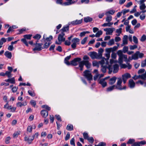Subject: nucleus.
<instances>
[{
	"label": "nucleus",
	"mask_w": 146,
	"mask_h": 146,
	"mask_svg": "<svg viewBox=\"0 0 146 146\" xmlns=\"http://www.w3.org/2000/svg\"><path fill=\"white\" fill-rule=\"evenodd\" d=\"M122 83L121 78V77L118 78H117V84L108 87L107 89V91L108 92L111 91L114 89H116L120 90H125L127 88V86H122L121 85Z\"/></svg>",
	"instance_id": "nucleus-1"
},
{
	"label": "nucleus",
	"mask_w": 146,
	"mask_h": 146,
	"mask_svg": "<svg viewBox=\"0 0 146 146\" xmlns=\"http://www.w3.org/2000/svg\"><path fill=\"white\" fill-rule=\"evenodd\" d=\"M83 73L84 74L83 76L87 79L88 80L90 81L92 80V76L89 70H86Z\"/></svg>",
	"instance_id": "nucleus-2"
},
{
	"label": "nucleus",
	"mask_w": 146,
	"mask_h": 146,
	"mask_svg": "<svg viewBox=\"0 0 146 146\" xmlns=\"http://www.w3.org/2000/svg\"><path fill=\"white\" fill-rule=\"evenodd\" d=\"M32 36V35H23V37L24 38H22L21 40V41L23 42L25 45L27 46H28V43L27 42L26 39H27L28 40H30Z\"/></svg>",
	"instance_id": "nucleus-3"
},
{
	"label": "nucleus",
	"mask_w": 146,
	"mask_h": 146,
	"mask_svg": "<svg viewBox=\"0 0 146 146\" xmlns=\"http://www.w3.org/2000/svg\"><path fill=\"white\" fill-rule=\"evenodd\" d=\"M122 79L121 80L122 81H123V82L124 84H125L127 80L131 77V75L130 74L127 73L124 74L122 75Z\"/></svg>",
	"instance_id": "nucleus-4"
},
{
	"label": "nucleus",
	"mask_w": 146,
	"mask_h": 146,
	"mask_svg": "<svg viewBox=\"0 0 146 146\" xmlns=\"http://www.w3.org/2000/svg\"><path fill=\"white\" fill-rule=\"evenodd\" d=\"M37 42H38V41H37L36 43L34 44L35 45H36V46L33 49V50L34 51L37 50L39 51L43 49V47H42V46L43 44L42 43H37Z\"/></svg>",
	"instance_id": "nucleus-5"
},
{
	"label": "nucleus",
	"mask_w": 146,
	"mask_h": 146,
	"mask_svg": "<svg viewBox=\"0 0 146 146\" xmlns=\"http://www.w3.org/2000/svg\"><path fill=\"white\" fill-rule=\"evenodd\" d=\"M81 59L80 58H74L70 62V64L76 66L78 65V62L81 61Z\"/></svg>",
	"instance_id": "nucleus-6"
},
{
	"label": "nucleus",
	"mask_w": 146,
	"mask_h": 146,
	"mask_svg": "<svg viewBox=\"0 0 146 146\" xmlns=\"http://www.w3.org/2000/svg\"><path fill=\"white\" fill-rule=\"evenodd\" d=\"M89 55L93 59L97 58L99 57L97 53L95 51L90 52Z\"/></svg>",
	"instance_id": "nucleus-7"
},
{
	"label": "nucleus",
	"mask_w": 146,
	"mask_h": 146,
	"mask_svg": "<svg viewBox=\"0 0 146 146\" xmlns=\"http://www.w3.org/2000/svg\"><path fill=\"white\" fill-rule=\"evenodd\" d=\"M64 35L65 34L63 32H62L61 34H59L58 38V42H62L65 41V38L64 37Z\"/></svg>",
	"instance_id": "nucleus-8"
},
{
	"label": "nucleus",
	"mask_w": 146,
	"mask_h": 146,
	"mask_svg": "<svg viewBox=\"0 0 146 146\" xmlns=\"http://www.w3.org/2000/svg\"><path fill=\"white\" fill-rule=\"evenodd\" d=\"M146 142L145 141H141L140 142H135L131 145L132 146H142V145L146 144Z\"/></svg>",
	"instance_id": "nucleus-9"
},
{
	"label": "nucleus",
	"mask_w": 146,
	"mask_h": 146,
	"mask_svg": "<svg viewBox=\"0 0 146 146\" xmlns=\"http://www.w3.org/2000/svg\"><path fill=\"white\" fill-rule=\"evenodd\" d=\"M115 30L114 28H108L104 29V30L106 31V34L107 35H111L113 33V31Z\"/></svg>",
	"instance_id": "nucleus-10"
},
{
	"label": "nucleus",
	"mask_w": 146,
	"mask_h": 146,
	"mask_svg": "<svg viewBox=\"0 0 146 146\" xmlns=\"http://www.w3.org/2000/svg\"><path fill=\"white\" fill-rule=\"evenodd\" d=\"M128 86L131 88H133L135 86V83L132 79L129 80Z\"/></svg>",
	"instance_id": "nucleus-11"
},
{
	"label": "nucleus",
	"mask_w": 146,
	"mask_h": 146,
	"mask_svg": "<svg viewBox=\"0 0 146 146\" xmlns=\"http://www.w3.org/2000/svg\"><path fill=\"white\" fill-rule=\"evenodd\" d=\"M40 113L41 115L44 118L47 117L48 115V111L45 110H42L41 111Z\"/></svg>",
	"instance_id": "nucleus-12"
},
{
	"label": "nucleus",
	"mask_w": 146,
	"mask_h": 146,
	"mask_svg": "<svg viewBox=\"0 0 146 146\" xmlns=\"http://www.w3.org/2000/svg\"><path fill=\"white\" fill-rule=\"evenodd\" d=\"M67 2L64 3L63 4L65 6L70 5L74 3L75 1L72 0H66Z\"/></svg>",
	"instance_id": "nucleus-13"
},
{
	"label": "nucleus",
	"mask_w": 146,
	"mask_h": 146,
	"mask_svg": "<svg viewBox=\"0 0 146 146\" xmlns=\"http://www.w3.org/2000/svg\"><path fill=\"white\" fill-rule=\"evenodd\" d=\"M82 22V19L78 20H76L75 21H73L71 22V24L73 25H76L80 24Z\"/></svg>",
	"instance_id": "nucleus-14"
},
{
	"label": "nucleus",
	"mask_w": 146,
	"mask_h": 146,
	"mask_svg": "<svg viewBox=\"0 0 146 146\" xmlns=\"http://www.w3.org/2000/svg\"><path fill=\"white\" fill-rule=\"evenodd\" d=\"M34 139V136H32V138L30 139L29 138L25 136V140L27 141L29 144H31Z\"/></svg>",
	"instance_id": "nucleus-15"
},
{
	"label": "nucleus",
	"mask_w": 146,
	"mask_h": 146,
	"mask_svg": "<svg viewBox=\"0 0 146 146\" xmlns=\"http://www.w3.org/2000/svg\"><path fill=\"white\" fill-rule=\"evenodd\" d=\"M79 67L80 68V70L82 71L83 70V68L84 65V60L80 61L79 62Z\"/></svg>",
	"instance_id": "nucleus-16"
},
{
	"label": "nucleus",
	"mask_w": 146,
	"mask_h": 146,
	"mask_svg": "<svg viewBox=\"0 0 146 146\" xmlns=\"http://www.w3.org/2000/svg\"><path fill=\"white\" fill-rule=\"evenodd\" d=\"M27 102L26 101H25L22 103L20 102H18L17 103L16 105L17 107H21L22 106H26L27 105Z\"/></svg>",
	"instance_id": "nucleus-17"
},
{
	"label": "nucleus",
	"mask_w": 146,
	"mask_h": 146,
	"mask_svg": "<svg viewBox=\"0 0 146 146\" xmlns=\"http://www.w3.org/2000/svg\"><path fill=\"white\" fill-rule=\"evenodd\" d=\"M99 83L102 85L103 88L106 87L107 85L106 82L104 80V79H102L100 80Z\"/></svg>",
	"instance_id": "nucleus-18"
},
{
	"label": "nucleus",
	"mask_w": 146,
	"mask_h": 146,
	"mask_svg": "<svg viewBox=\"0 0 146 146\" xmlns=\"http://www.w3.org/2000/svg\"><path fill=\"white\" fill-rule=\"evenodd\" d=\"M117 78L115 76H113L111 78L109 81V84L110 85H112L115 82Z\"/></svg>",
	"instance_id": "nucleus-19"
},
{
	"label": "nucleus",
	"mask_w": 146,
	"mask_h": 146,
	"mask_svg": "<svg viewBox=\"0 0 146 146\" xmlns=\"http://www.w3.org/2000/svg\"><path fill=\"white\" fill-rule=\"evenodd\" d=\"M119 66L117 64H115L113 66V73H117L119 70Z\"/></svg>",
	"instance_id": "nucleus-20"
},
{
	"label": "nucleus",
	"mask_w": 146,
	"mask_h": 146,
	"mask_svg": "<svg viewBox=\"0 0 146 146\" xmlns=\"http://www.w3.org/2000/svg\"><path fill=\"white\" fill-rule=\"evenodd\" d=\"M127 38L128 36L127 35H125L123 36V45L127 44L128 43Z\"/></svg>",
	"instance_id": "nucleus-21"
},
{
	"label": "nucleus",
	"mask_w": 146,
	"mask_h": 146,
	"mask_svg": "<svg viewBox=\"0 0 146 146\" xmlns=\"http://www.w3.org/2000/svg\"><path fill=\"white\" fill-rule=\"evenodd\" d=\"M84 65L88 69L90 68L91 64L90 63L88 60H84Z\"/></svg>",
	"instance_id": "nucleus-22"
},
{
	"label": "nucleus",
	"mask_w": 146,
	"mask_h": 146,
	"mask_svg": "<svg viewBox=\"0 0 146 146\" xmlns=\"http://www.w3.org/2000/svg\"><path fill=\"white\" fill-rule=\"evenodd\" d=\"M71 57L70 55L67 56L64 59V62L67 65H70V63L68 61V60L70 59Z\"/></svg>",
	"instance_id": "nucleus-23"
},
{
	"label": "nucleus",
	"mask_w": 146,
	"mask_h": 146,
	"mask_svg": "<svg viewBox=\"0 0 146 146\" xmlns=\"http://www.w3.org/2000/svg\"><path fill=\"white\" fill-rule=\"evenodd\" d=\"M4 55L6 57L9 59H11L12 57L11 52L9 51H6Z\"/></svg>",
	"instance_id": "nucleus-24"
},
{
	"label": "nucleus",
	"mask_w": 146,
	"mask_h": 146,
	"mask_svg": "<svg viewBox=\"0 0 146 146\" xmlns=\"http://www.w3.org/2000/svg\"><path fill=\"white\" fill-rule=\"evenodd\" d=\"M44 41L45 42V43L43 46V49L47 48L51 44V42H46L45 40H44Z\"/></svg>",
	"instance_id": "nucleus-25"
},
{
	"label": "nucleus",
	"mask_w": 146,
	"mask_h": 146,
	"mask_svg": "<svg viewBox=\"0 0 146 146\" xmlns=\"http://www.w3.org/2000/svg\"><path fill=\"white\" fill-rule=\"evenodd\" d=\"M84 21L85 22L88 23L92 21V18L89 17H86L84 18Z\"/></svg>",
	"instance_id": "nucleus-26"
},
{
	"label": "nucleus",
	"mask_w": 146,
	"mask_h": 146,
	"mask_svg": "<svg viewBox=\"0 0 146 146\" xmlns=\"http://www.w3.org/2000/svg\"><path fill=\"white\" fill-rule=\"evenodd\" d=\"M66 129L69 131H72L73 130V125L71 124H68L67 126Z\"/></svg>",
	"instance_id": "nucleus-27"
},
{
	"label": "nucleus",
	"mask_w": 146,
	"mask_h": 146,
	"mask_svg": "<svg viewBox=\"0 0 146 146\" xmlns=\"http://www.w3.org/2000/svg\"><path fill=\"white\" fill-rule=\"evenodd\" d=\"M115 12V11L111 10L106 12L105 13V15H110V14L112 15H113Z\"/></svg>",
	"instance_id": "nucleus-28"
},
{
	"label": "nucleus",
	"mask_w": 146,
	"mask_h": 146,
	"mask_svg": "<svg viewBox=\"0 0 146 146\" xmlns=\"http://www.w3.org/2000/svg\"><path fill=\"white\" fill-rule=\"evenodd\" d=\"M72 43L75 44H77V43H78V42H79L80 41V39L77 38H73L72 40Z\"/></svg>",
	"instance_id": "nucleus-29"
},
{
	"label": "nucleus",
	"mask_w": 146,
	"mask_h": 146,
	"mask_svg": "<svg viewBox=\"0 0 146 146\" xmlns=\"http://www.w3.org/2000/svg\"><path fill=\"white\" fill-rule=\"evenodd\" d=\"M139 53L138 52H136L134 54L132 55V58L134 60H137L138 59V54Z\"/></svg>",
	"instance_id": "nucleus-30"
},
{
	"label": "nucleus",
	"mask_w": 146,
	"mask_h": 146,
	"mask_svg": "<svg viewBox=\"0 0 146 146\" xmlns=\"http://www.w3.org/2000/svg\"><path fill=\"white\" fill-rule=\"evenodd\" d=\"M113 24V23L112 22H108V23H104L102 25V26L103 27H110L111 25H112Z\"/></svg>",
	"instance_id": "nucleus-31"
},
{
	"label": "nucleus",
	"mask_w": 146,
	"mask_h": 146,
	"mask_svg": "<svg viewBox=\"0 0 146 146\" xmlns=\"http://www.w3.org/2000/svg\"><path fill=\"white\" fill-rule=\"evenodd\" d=\"M107 17L106 18V21L109 22L111 21L112 20V17L111 15H106Z\"/></svg>",
	"instance_id": "nucleus-32"
},
{
	"label": "nucleus",
	"mask_w": 146,
	"mask_h": 146,
	"mask_svg": "<svg viewBox=\"0 0 146 146\" xmlns=\"http://www.w3.org/2000/svg\"><path fill=\"white\" fill-rule=\"evenodd\" d=\"M104 49L102 48H100L98 50L99 54L98 55L99 57L100 58L102 56V53L104 52Z\"/></svg>",
	"instance_id": "nucleus-33"
},
{
	"label": "nucleus",
	"mask_w": 146,
	"mask_h": 146,
	"mask_svg": "<svg viewBox=\"0 0 146 146\" xmlns=\"http://www.w3.org/2000/svg\"><path fill=\"white\" fill-rule=\"evenodd\" d=\"M69 27L68 26L64 27L61 29V30L63 33L64 32H67L69 30Z\"/></svg>",
	"instance_id": "nucleus-34"
},
{
	"label": "nucleus",
	"mask_w": 146,
	"mask_h": 146,
	"mask_svg": "<svg viewBox=\"0 0 146 146\" xmlns=\"http://www.w3.org/2000/svg\"><path fill=\"white\" fill-rule=\"evenodd\" d=\"M53 37L52 36L50 35L49 36V37H47L46 38H44V35L43 36V38L44 40H45V41H47L48 42H50V41L52 39Z\"/></svg>",
	"instance_id": "nucleus-35"
},
{
	"label": "nucleus",
	"mask_w": 146,
	"mask_h": 146,
	"mask_svg": "<svg viewBox=\"0 0 146 146\" xmlns=\"http://www.w3.org/2000/svg\"><path fill=\"white\" fill-rule=\"evenodd\" d=\"M102 34V31L100 30L98 31L95 35V36L97 37H99Z\"/></svg>",
	"instance_id": "nucleus-36"
},
{
	"label": "nucleus",
	"mask_w": 146,
	"mask_h": 146,
	"mask_svg": "<svg viewBox=\"0 0 146 146\" xmlns=\"http://www.w3.org/2000/svg\"><path fill=\"white\" fill-rule=\"evenodd\" d=\"M88 142L92 144L93 143L94 139L92 137H89L87 139Z\"/></svg>",
	"instance_id": "nucleus-37"
},
{
	"label": "nucleus",
	"mask_w": 146,
	"mask_h": 146,
	"mask_svg": "<svg viewBox=\"0 0 146 146\" xmlns=\"http://www.w3.org/2000/svg\"><path fill=\"white\" fill-rule=\"evenodd\" d=\"M41 37V36L40 35L37 34L33 36V38L37 40V41H38V40H39L40 38Z\"/></svg>",
	"instance_id": "nucleus-38"
},
{
	"label": "nucleus",
	"mask_w": 146,
	"mask_h": 146,
	"mask_svg": "<svg viewBox=\"0 0 146 146\" xmlns=\"http://www.w3.org/2000/svg\"><path fill=\"white\" fill-rule=\"evenodd\" d=\"M135 140L134 139H130L127 142V144H133L135 142Z\"/></svg>",
	"instance_id": "nucleus-39"
},
{
	"label": "nucleus",
	"mask_w": 146,
	"mask_h": 146,
	"mask_svg": "<svg viewBox=\"0 0 146 146\" xmlns=\"http://www.w3.org/2000/svg\"><path fill=\"white\" fill-rule=\"evenodd\" d=\"M83 137L84 139H87L89 137L88 133L86 132H85L83 133Z\"/></svg>",
	"instance_id": "nucleus-40"
},
{
	"label": "nucleus",
	"mask_w": 146,
	"mask_h": 146,
	"mask_svg": "<svg viewBox=\"0 0 146 146\" xmlns=\"http://www.w3.org/2000/svg\"><path fill=\"white\" fill-rule=\"evenodd\" d=\"M122 56V55H121L120 56H119V58L118 59V63L120 64H121L123 62V58Z\"/></svg>",
	"instance_id": "nucleus-41"
},
{
	"label": "nucleus",
	"mask_w": 146,
	"mask_h": 146,
	"mask_svg": "<svg viewBox=\"0 0 146 146\" xmlns=\"http://www.w3.org/2000/svg\"><path fill=\"white\" fill-rule=\"evenodd\" d=\"M30 103L33 106L35 107L36 104V102L33 100H31L30 102Z\"/></svg>",
	"instance_id": "nucleus-42"
},
{
	"label": "nucleus",
	"mask_w": 146,
	"mask_h": 146,
	"mask_svg": "<svg viewBox=\"0 0 146 146\" xmlns=\"http://www.w3.org/2000/svg\"><path fill=\"white\" fill-rule=\"evenodd\" d=\"M90 33V32L88 31L83 32L80 33V37H82L84 36L86 34L89 33Z\"/></svg>",
	"instance_id": "nucleus-43"
},
{
	"label": "nucleus",
	"mask_w": 146,
	"mask_h": 146,
	"mask_svg": "<svg viewBox=\"0 0 146 146\" xmlns=\"http://www.w3.org/2000/svg\"><path fill=\"white\" fill-rule=\"evenodd\" d=\"M19 32V33H18L17 34L20 35L22 34L23 32L25 31L26 30V29L25 28H23L21 29H19L18 30Z\"/></svg>",
	"instance_id": "nucleus-44"
},
{
	"label": "nucleus",
	"mask_w": 146,
	"mask_h": 146,
	"mask_svg": "<svg viewBox=\"0 0 146 146\" xmlns=\"http://www.w3.org/2000/svg\"><path fill=\"white\" fill-rule=\"evenodd\" d=\"M101 71L103 73H105L106 71V67L105 66H102Z\"/></svg>",
	"instance_id": "nucleus-45"
},
{
	"label": "nucleus",
	"mask_w": 146,
	"mask_h": 146,
	"mask_svg": "<svg viewBox=\"0 0 146 146\" xmlns=\"http://www.w3.org/2000/svg\"><path fill=\"white\" fill-rule=\"evenodd\" d=\"M42 108H44L46 109V110H47L48 111H50V108L47 105H42Z\"/></svg>",
	"instance_id": "nucleus-46"
},
{
	"label": "nucleus",
	"mask_w": 146,
	"mask_h": 146,
	"mask_svg": "<svg viewBox=\"0 0 146 146\" xmlns=\"http://www.w3.org/2000/svg\"><path fill=\"white\" fill-rule=\"evenodd\" d=\"M70 144L71 145L74 146H75V139L74 138H73L70 141Z\"/></svg>",
	"instance_id": "nucleus-47"
},
{
	"label": "nucleus",
	"mask_w": 146,
	"mask_h": 146,
	"mask_svg": "<svg viewBox=\"0 0 146 146\" xmlns=\"http://www.w3.org/2000/svg\"><path fill=\"white\" fill-rule=\"evenodd\" d=\"M108 69L109 70L108 73L109 74H111L113 70V68L111 65H109L108 67Z\"/></svg>",
	"instance_id": "nucleus-48"
},
{
	"label": "nucleus",
	"mask_w": 146,
	"mask_h": 146,
	"mask_svg": "<svg viewBox=\"0 0 146 146\" xmlns=\"http://www.w3.org/2000/svg\"><path fill=\"white\" fill-rule=\"evenodd\" d=\"M128 50V47L127 46H125L123 48V52L125 53L127 52Z\"/></svg>",
	"instance_id": "nucleus-49"
},
{
	"label": "nucleus",
	"mask_w": 146,
	"mask_h": 146,
	"mask_svg": "<svg viewBox=\"0 0 146 146\" xmlns=\"http://www.w3.org/2000/svg\"><path fill=\"white\" fill-rule=\"evenodd\" d=\"M11 73V72L7 71L6 72L5 74V75H6L8 78H10L12 76Z\"/></svg>",
	"instance_id": "nucleus-50"
},
{
	"label": "nucleus",
	"mask_w": 146,
	"mask_h": 146,
	"mask_svg": "<svg viewBox=\"0 0 146 146\" xmlns=\"http://www.w3.org/2000/svg\"><path fill=\"white\" fill-rule=\"evenodd\" d=\"M88 39V37H87L84 38L81 42V43L82 44H85V42Z\"/></svg>",
	"instance_id": "nucleus-51"
},
{
	"label": "nucleus",
	"mask_w": 146,
	"mask_h": 146,
	"mask_svg": "<svg viewBox=\"0 0 146 146\" xmlns=\"http://www.w3.org/2000/svg\"><path fill=\"white\" fill-rule=\"evenodd\" d=\"M137 45H130V49L131 50H133L137 48Z\"/></svg>",
	"instance_id": "nucleus-52"
},
{
	"label": "nucleus",
	"mask_w": 146,
	"mask_h": 146,
	"mask_svg": "<svg viewBox=\"0 0 146 146\" xmlns=\"http://www.w3.org/2000/svg\"><path fill=\"white\" fill-rule=\"evenodd\" d=\"M114 44V40L113 39H112L110 40L108 43V45H111Z\"/></svg>",
	"instance_id": "nucleus-53"
},
{
	"label": "nucleus",
	"mask_w": 146,
	"mask_h": 146,
	"mask_svg": "<svg viewBox=\"0 0 146 146\" xmlns=\"http://www.w3.org/2000/svg\"><path fill=\"white\" fill-rule=\"evenodd\" d=\"M145 17V14L143 13L140 16V18L141 20H144Z\"/></svg>",
	"instance_id": "nucleus-54"
},
{
	"label": "nucleus",
	"mask_w": 146,
	"mask_h": 146,
	"mask_svg": "<svg viewBox=\"0 0 146 146\" xmlns=\"http://www.w3.org/2000/svg\"><path fill=\"white\" fill-rule=\"evenodd\" d=\"M146 66V59L142 62L141 66L142 67H145Z\"/></svg>",
	"instance_id": "nucleus-55"
},
{
	"label": "nucleus",
	"mask_w": 146,
	"mask_h": 146,
	"mask_svg": "<svg viewBox=\"0 0 146 146\" xmlns=\"http://www.w3.org/2000/svg\"><path fill=\"white\" fill-rule=\"evenodd\" d=\"M146 39V35H144L141 37L140 40L142 42L145 41Z\"/></svg>",
	"instance_id": "nucleus-56"
},
{
	"label": "nucleus",
	"mask_w": 146,
	"mask_h": 146,
	"mask_svg": "<svg viewBox=\"0 0 146 146\" xmlns=\"http://www.w3.org/2000/svg\"><path fill=\"white\" fill-rule=\"evenodd\" d=\"M146 8L145 4H142L140 6V9L141 10H143L145 9Z\"/></svg>",
	"instance_id": "nucleus-57"
},
{
	"label": "nucleus",
	"mask_w": 146,
	"mask_h": 146,
	"mask_svg": "<svg viewBox=\"0 0 146 146\" xmlns=\"http://www.w3.org/2000/svg\"><path fill=\"white\" fill-rule=\"evenodd\" d=\"M9 82L13 84H15V78L13 77L10 79V81Z\"/></svg>",
	"instance_id": "nucleus-58"
},
{
	"label": "nucleus",
	"mask_w": 146,
	"mask_h": 146,
	"mask_svg": "<svg viewBox=\"0 0 146 146\" xmlns=\"http://www.w3.org/2000/svg\"><path fill=\"white\" fill-rule=\"evenodd\" d=\"M133 42L135 44H137L138 43V40L137 38L135 36H133Z\"/></svg>",
	"instance_id": "nucleus-59"
},
{
	"label": "nucleus",
	"mask_w": 146,
	"mask_h": 146,
	"mask_svg": "<svg viewBox=\"0 0 146 146\" xmlns=\"http://www.w3.org/2000/svg\"><path fill=\"white\" fill-rule=\"evenodd\" d=\"M28 93L29 95L32 96H35V93L33 92L32 91L30 90H29L28 91Z\"/></svg>",
	"instance_id": "nucleus-60"
},
{
	"label": "nucleus",
	"mask_w": 146,
	"mask_h": 146,
	"mask_svg": "<svg viewBox=\"0 0 146 146\" xmlns=\"http://www.w3.org/2000/svg\"><path fill=\"white\" fill-rule=\"evenodd\" d=\"M70 138V134L69 132H68L65 138V140L67 141Z\"/></svg>",
	"instance_id": "nucleus-61"
},
{
	"label": "nucleus",
	"mask_w": 146,
	"mask_h": 146,
	"mask_svg": "<svg viewBox=\"0 0 146 146\" xmlns=\"http://www.w3.org/2000/svg\"><path fill=\"white\" fill-rule=\"evenodd\" d=\"M11 139V138L10 137H6L5 139V143L6 144H8L9 143V141Z\"/></svg>",
	"instance_id": "nucleus-62"
},
{
	"label": "nucleus",
	"mask_w": 146,
	"mask_h": 146,
	"mask_svg": "<svg viewBox=\"0 0 146 146\" xmlns=\"http://www.w3.org/2000/svg\"><path fill=\"white\" fill-rule=\"evenodd\" d=\"M110 49L111 50V51L113 52L116 51L117 49V46H115L113 48H111Z\"/></svg>",
	"instance_id": "nucleus-63"
},
{
	"label": "nucleus",
	"mask_w": 146,
	"mask_h": 146,
	"mask_svg": "<svg viewBox=\"0 0 146 146\" xmlns=\"http://www.w3.org/2000/svg\"><path fill=\"white\" fill-rule=\"evenodd\" d=\"M129 11V9H124L122 11V12L123 13V14L125 15L126 13L128 12Z\"/></svg>",
	"instance_id": "nucleus-64"
}]
</instances>
